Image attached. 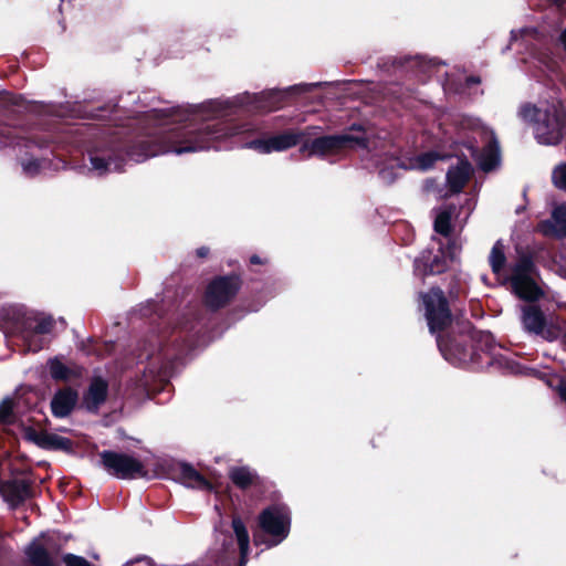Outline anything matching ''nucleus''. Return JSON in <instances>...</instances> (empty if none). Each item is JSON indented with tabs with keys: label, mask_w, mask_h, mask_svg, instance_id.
Returning <instances> with one entry per match:
<instances>
[{
	"label": "nucleus",
	"mask_w": 566,
	"mask_h": 566,
	"mask_svg": "<svg viewBox=\"0 0 566 566\" xmlns=\"http://www.w3.org/2000/svg\"><path fill=\"white\" fill-rule=\"evenodd\" d=\"M222 107L221 102L201 105L182 124H178L181 120L179 116L174 117L171 124H164L153 140H143L134 146L128 153L129 158L140 163L166 153L184 155L203 151L213 148L216 142L248 130L245 127L231 126L223 122L211 124V119L223 116Z\"/></svg>",
	"instance_id": "obj_1"
},
{
	"label": "nucleus",
	"mask_w": 566,
	"mask_h": 566,
	"mask_svg": "<svg viewBox=\"0 0 566 566\" xmlns=\"http://www.w3.org/2000/svg\"><path fill=\"white\" fill-rule=\"evenodd\" d=\"M518 116L532 126L538 144L555 146L563 140L566 133V113L558 103L524 104L518 109Z\"/></svg>",
	"instance_id": "obj_2"
},
{
	"label": "nucleus",
	"mask_w": 566,
	"mask_h": 566,
	"mask_svg": "<svg viewBox=\"0 0 566 566\" xmlns=\"http://www.w3.org/2000/svg\"><path fill=\"white\" fill-rule=\"evenodd\" d=\"M490 265L493 273L496 275L501 284L511 282L513 292L522 300L536 301L543 292L537 284V273L531 259L522 258L512 268V273L507 276L504 273L506 263L504 245L501 241H497L489 256Z\"/></svg>",
	"instance_id": "obj_3"
},
{
	"label": "nucleus",
	"mask_w": 566,
	"mask_h": 566,
	"mask_svg": "<svg viewBox=\"0 0 566 566\" xmlns=\"http://www.w3.org/2000/svg\"><path fill=\"white\" fill-rule=\"evenodd\" d=\"M354 130L360 132V126H352L348 132L343 134L316 137L313 140L307 137L301 145L300 151L308 157H329L342 155L357 147H367L366 135L364 133L355 135Z\"/></svg>",
	"instance_id": "obj_4"
},
{
	"label": "nucleus",
	"mask_w": 566,
	"mask_h": 566,
	"mask_svg": "<svg viewBox=\"0 0 566 566\" xmlns=\"http://www.w3.org/2000/svg\"><path fill=\"white\" fill-rule=\"evenodd\" d=\"M461 125L473 133L474 144L470 146L471 154L481 169L484 171L494 169L500 163V147L494 132L472 117L463 118Z\"/></svg>",
	"instance_id": "obj_5"
},
{
	"label": "nucleus",
	"mask_w": 566,
	"mask_h": 566,
	"mask_svg": "<svg viewBox=\"0 0 566 566\" xmlns=\"http://www.w3.org/2000/svg\"><path fill=\"white\" fill-rule=\"evenodd\" d=\"M319 127H307L304 130H285L269 138L254 139L244 144V148L254 149L260 154H271L273 151H284L298 144H303L305 138L315 136Z\"/></svg>",
	"instance_id": "obj_6"
},
{
	"label": "nucleus",
	"mask_w": 566,
	"mask_h": 566,
	"mask_svg": "<svg viewBox=\"0 0 566 566\" xmlns=\"http://www.w3.org/2000/svg\"><path fill=\"white\" fill-rule=\"evenodd\" d=\"M101 461L104 470L118 479H137L147 475V471L142 461L126 453L114 451H103Z\"/></svg>",
	"instance_id": "obj_7"
},
{
	"label": "nucleus",
	"mask_w": 566,
	"mask_h": 566,
	"mask_svg": "<svg viewBox=\"0 0 566 566\" xmlns=\"http://www.w3.org/2000/svg\"><path fill=\"white\" fill-rule=\"evenodd\" d=\"M262 531L271 536L269 546H275L284 541L290 532V512L284 505H272L259 516Z\"/></svg>",
	"instance_id": "obj_8"
},
{
	"label": "nucleus",
	"mask_w": 566,
	"mask_h": 566,
	"mask_svg": "<svg viewBox=\"0 0 566 566\" xmlns=\"http://www.w3.org/2000/svg\"><path fill=\"white\" fill-rule=\"evenodd\" d=\"M422 305L429 329L436 334L447 327L451 322V314L444 294L439 289H432L421 294Z\"/></svg>",
	"instance_id": "obj_9"
},
{
	"label": "nucleus",
	"mask_w": 566,
	"mask_h": 566,
	"mask_svg": "<svg viewBox=\"0 0 566 566\" xmlns=\"http://www.w3.org/2000/svg\"><path fill=\"white\" fill-rule=\"evenodd\" d=\"M458 254L459 248L454 243L449 244L447 251L439 248L438 253L434 255H432L431 251H424L421 256L415 261V273L419 276L442 273L449 268V264L457 259Z\"/></svg>",
	"instance_id": "obj_10"
},
{
	"label": "nucleus",
	"mask_w": 566,
	"mask_h": 566,
	"mask_svg": "<svg viewBox=\"0 0 566 566\" xmlns=\"http://www.w3.org/2000/svg\"><path fill=\"white\" fill-rule=\"evenodd\" d=\"M54 321L52 316L46 314H36L29 316L24 321V329L22 332V339L31 352H38L43 347L42 340L39 338L52 332Z\"/></svg>",
	"instance_id": "obj_11"
},
{
	"label": "nucleus",
	"mask_w": 566,
	"mask_h": 566,
	"mask_svg": "<svg viewBox=\"0 0 566 566\" xmlns=\"http://www.w3.org/2000/svg\"><path fill=\"white\" fill-rule=\"evenodd\" d=\"M521 322L525 332L539 335L548 340H553L559 335L558 328L547 326L544 314L535 305H524L521 307Z\"/></svg>",
	"instance_id": "obj_12"
},
{
	"label": "nucleus",
	"mask_w": 566,
	"mask_h": 566,
	"mask_svg": "<svg viewBox=\"0 0 566 566\" xmlns=\"http://www.w3.org/2000/svg\"><path fill=\"white\" fill-rule=\"evenodd\" d=\"M238 290L237 277H219L209 284L206 292V304L211 308L222 307L237 294Z\"/></svg>",
	"instance_id": "obj_13"
},
{
	"label": "nucleus",
	"mask_w": 566,
	"mask_h": 566,
	"mask_svg": "<svg viewBox=\"0 0 566 566\" xmlns=\"http://www.w3.org/2000/svg\"><path fill=\"white\" fill-rule=\"evenodd\" d=\"M232 527L233 532L235 534L240 554H241V560L239 566H245L247 563V556L249 554V544H250V537L248 530L245 525L243 524L242 520L240 517H234L232 520ZM234 562V553L227 552L224 555H222L218 560L216 566H230Z\"/></svg>",
	"instance_id": "obj_14"
},
{
	"label": "nucleus",
	"mask_w": 566,
	"mask_h": 566,
	"mask_svg": "<svg viewBox=\"0 0 566 566\" xmlns=\"http://www.w3.org/2000/svg\"><path fill=\"white\" fill-rule=\"evenodd\" d=\"M23 436L28 441H31L43 449L67 450L71 448V441L56 433L36 431L33 428H24Z\"/></svg>",
	"instance_id": "obj_15"
},
{
	"label": "nucleus",
	"mask_w": 566,
	"mask_h": 566,
	"mask_svg": "<svg viewBox=\"0 0 566 566\" xmlns=\"http://www.w3.org/2000/svg\"><path fill=\"white\" fill-rule=\"evenodd\" d=\"M538 230L545 235L566 237V205L556 206L552 211V219L542 221Z\"/></svg>",
	"instance_id": "obj_16"
},
{
	"label": "nucleus",
	"mask_w": 566,
	"mask_h": 566,
	"mask_svg": "<svg viewBox=\"0 0 566 566\" xmlns=\"http://www.w3.org/2000/svg\"><path fill=\"white\" fill-rule=\"evenodd\" d=\"M77 399V392L71 388L56 391L51 400L52 413L57 418L69 416L75 407Z\"/></svg>",
	"instance_id": "obj_17"
},
{
	"label": "nucleus",
	"mask_w": 566,
	"mask_h": 566,
	"mask_svg": "<svg viewBox=\"0 0 566 566\" xmlns=\"http://www.w3.org/2000/svg\"><path fill=\"white\" fill-rule=\"evenodd\" d=\"M107 389L108 386L104 379L99 377L94 378L83 397L84 408L92 412L97 411L99 406L106 400Z\"/></svg>",
	"instance_id": "obj_18"
},
{
	"label": "nucleus",
	"mask_w": 566,
	"mask_h": 566,
	"mask_svg": "<svg viewBox=\"0 0 566 566\" xmlns=\"http://www.w3.org/2000/svg\"><path fill=\"white\" fill-rule=\"evenodd\" d=\"M472 167L468 160H458L447 174V182L452 193L459 192L469 180Z\"/></svg>",
	"instance_id": "obj_19"
},
{
	"label": "nucleus",
	"mask_w": 566,
	"mask_h": 566,
	"mask_svg": "<svg viewBox=\"0 0 566 566\" xmlns=\"http://www.w3.org/2000/svg\"><path fill=\"white\" fill-rule=\"evenodd\" d=\"M2 494L11 506H17L30 496V488L24 481H12L3 484Z\"/></svg>",
	"instance_id": "obj_20"
},
{
	"label": "nucleus",
	"mask_w": 566,
	"mask_h": 566,
	"mask_svg": "<svg viewBox=\"0 0 566 566\" xmlns=\"http://www.w3.org/2000/svg\"><path fill=\"white\" fill-rule=\"evenodd\" d=\"M177 470L178 479L184 485L196 489H210V483L190 464L180 463Z\"/></svg>",
	"instance_id": "obj_21"
},
{
	"label": "nucleus",
	"mask_w": 566,
	"mask_h": 566,
	"mask_svg": "<svg viewBox=\"0 0 566 566\" xmlns=\"http://www.w3.org/2000/svg\"><path fill=\"white\" fill-rule=\"evenodd\" d=\"M437 343L444 358L453 365H465L473 360L472 355L458 344L449 346L440 337L437 338Z\"/></svg>",
	"instance_id": "obj_22"
},
{
	"label": "nucleus",
	"mask_w": 566,
	"mask_h": 566,
	"mask_svg": "<svg viewBox=\"0 0 566 566\" xmlns=\"http://www.w3.org/2000/svg\"><path fill=\"white\" fill-rule=\"evenodd\" d=\"M32 566H57L48 549L39 541H33L25 549Z\"/></svg>",
	"instance_id": "obj_23"
},
{
	"label": "nucleus",
	"mask_w": 566,
	"mask_h": 566,
	"mask_svg": "<svg viewBox=\"0 0 566 566\" xmlns=\"http://www.w3.org/2000/svg\"><path fill=\"white\" fill-rule=\"evenodd\" d=\"M48 365L50 375L55 380L66 381L81 375V370L77 367H70L57 357L50 359Z\"/></svg>",
	"instance_id": "obj_24"
},
{
	"label": "nucleus",
	"mask_w": 566,
	"mask_h": 566,
	"mask_svg": "<svg viewBox=\"0 0 566 566\" xmlns=\"http://www.w3.org/2000/svg\"><path fill=\"white\" fill-rule=\"evenodd\" d=\"M229 476L241 489L252 485L258 478L256 473L249 467H232L229 471Z\"/></svg>",
	"instance_id": "obj_25"
},
{
	"label": "nucleus",
	"mask_w": 566,
	"mask_h": 566,
	"mask_svg": "<svg viewBox=\"0 0 566 566\" xmlns=\"http://www.w3.org/2000/svg\"><path fill=\"white\" fill-rule=\"evenodd\" d=\"M91 165H92V170L97 176H103L104 174L113 171V170L118 171L123 167L122 164L114 158H109L108 160H105L104 158H101V157H91Z\"/></svg>",
	"instance_id": "obj_26"
},
{
	"label": "nucleus",
	"mask_w": 566,
	"mask_h": 566,
	"mask_svg": "<svg viewBox=\"0 0 566 566\" xmlns=\"http://www.w3.org/2000/svg\"><path fill=\"white\" fill-rule=\"evenodd\" d=\"M438 159H439V157L437 154L426 153V154H422V155L411 159L408 165H402L401 167L403 169H416V170L426 171V170L430 169L433 166V164L436 163V160H438Z\"/></svg>",
	"instance_id": "obj_27"
},
{
	"label": "nucleus",
	"mask_w": 566,
	"mask_h": 566,
	"mask_svg": "<svg viewBox=\"0 0 566 566\" xmlns=\"http://www.w3.org/2000/svg\"><path fill=\"white\" fill-rule=\"evenodd\" d=\"M454 213L453 207H448L439 210L434 220V230L443 235H447L450 231V221Z\"/></svg>",
	"instance_id": "obj_28"
},
{
	"label": "nucleus",
	"mask_w": 566,
	"mask_h": 566,
	"mask_svg": "<svg viewBox=\"0 0 566 566\" xmlns=\"http://www.w3.org/2000/svg\"><path fill=\"white\" fill-rule=\"evenodd\" d=\"M552 179L557 188L566 190V163L558 165L553 170Z\"/></svg>",
	"instance_id": "obj_29"
},
{
	"label": "nucleus",
	"mask_w": 566,
	"mask_h": 566,
	"mask_svg": "<svg viewBox=\"0 0 566 566\" xmlns=\"http://www.w3.org/2000/svg\"><path fill=\"white\" fill-rule=\"evenodd\" d=\"M13 403L11 399H4L0 403V421L11 422Z\"/></svg>",
	"instance_id": "obj_30"
},
{
	"label": "nucleus",
	"mask_w": 566,
	"mask_h": 566,
	"mask_svg": "<svg viewBox=\"0 0 566 566\" xmlns=\"http://www.w3.org/2000/svg\"><path fill=\"white\" fill-rule=\"evenodd\" d=\"M62 559L65 566H92L84 557L74 554H65Z\"/></svg>",
	"instance_id": "obj_31"
},
{
	"label": "nucleus",
	"mask_w": 566,
	"mask_h": 566,
	"mask_svg": "<svg viewBox=\"0 0 566 566\" xmlns=\"http://www.w3.org/2000/svg\"><path fill=\"white\" fill-rule=\"evenodd\" d=\"M23 170L27 175L33 176L39 172L41 163L34 159L27 160L22 164Z\"/></svg>",
	"instance_id": "obj_32"
},
{
	"label": "nucleus",
	"mask_w": 566,
	"mask_h": 566,
	"mask_svg": "<svg viewBox=\"0 0 566 566\" xmlns=\"http://www.w3.org/2000/svg\"><path fill=\"white\" fill-rule=\"evenodd\" d=\"M316 86H317L316 83L297 84V85L291 86L289 90L291 92H295V93H305V92H308V91L313 90Z\"/></svg>",
	"instance_id": "obj_33"
},
{
	"label": "nucleus",
	"mask_w": 566,
	"mask_h": 566,
	"mask_svg": "<svg viewBox=\"0 0 566 566\" xmlns=\"http://www.w3.org/2000/svg\"><path fill=\"white\" fill-rule=\"evenodd\" d=\"M379 175L381 176V178L385 180V181H392L395 176L392 174L391 170L387 169V168H381L380 171H379Z\"/></svg>",
	"instance_id": "obj_34"
},
{
	"label": "nucleus",
	"mask_w": 566,
	"mask_h": 566,
	"mask_svg": "<svg viewBox=\"0 0 566 566\" xmlns=\"http://www.w3.org/2000/svg\"><path fill=\"white\" fill-rule=\"evenodd\" d=\"M558 391H559L560 398L566 402V384H562L559 386Z\"/></svg>",
	"instance_id": "obj_35"
},
{
	"label": "nucleus",
	"mask_w": 566,
	"mask_h": 566,
	"mask_svg": "<svg viewBox=\"0 0 566 566\" xmlns=\"http://www.w3.org/2000/svg\"><path fill=\"white\" fill-rule=\"evenodd\" d=\"M209 250L207 248H200L197 250V254L201 258L206 256L208 254Z\"/></svg>",
	"instance_id": "obj_36"
},
{
	"label": "nucleus",
	"mask_w": 566,
	"mask_h": 566,
	"mask_svg": "<svg viewBox=\"0 0 566 566\" xmlns=\"http://www.w3.org/2000/svg\"><path fill=\"white\" fill-rule=\"evenodd\" d=\"M260 262H261V260H260V258H259V256L253 255V256L251 258V263H260Z\"/></svg>",
	"instance_id": "obj_37"
},
{
	"label": "nucleus",
	"mask_w": 566,
	"mask_h": 566,
	"mask_svg": "<svg viewBox=\"0 0 566 566\" xmlns=\"http://www.w3.org/2000/svg\"><path fill=\"white\" fill-rule=\"evenodd\" d=\"M395 165L400 167L399 160L395 159Z\"/></svg>",
	"instance_id": "obj_38"
},
{
	"label": "nucleus",
	"mask_w": 566,
	"mask_h": 566,
	"mask_svg": "<svg viewBox=\"0 0 566 566\" xmlns=\"http://www.w3.org/2000/svg\"><path fill=\"white\" fill-rule=\"evenodd\" d=\"M520 32L521 33H526V32H528V29L521 30Z\"/></svg>",
	"instance_id": "obj_39"
},
{
	"label": "nucleus",
	"mask_w": 566,
	"mask_h": 566,
	"mask_svg": "<svg viewBox=\"0 0 566 566\" xmlns=\"http://www.w3.org/2000/svg\"><path fill=\"white\" fill-rule=\"evenodd\" d=\"M470 82H472V83H478L479 81H478V80H475V78H471V80H470Z\"/></svg>",
	"instance_id": "obj_40"
},
{
	"label": "nucleus",
	"mask_w": 566,
	"mask_h": 566,
	"mask_svg": "<svg viewBox=\"0 0 566 566\" xmlns=\"http://www.w3.org/2000/svg\"><path fill=\"white\" fill-rule=\"evenodd\" d=\"M512 36L515 39L516 38V32L515 31H512Z\"/></svg>",
	"instance_id": "obj_41"
}]
</instances>
